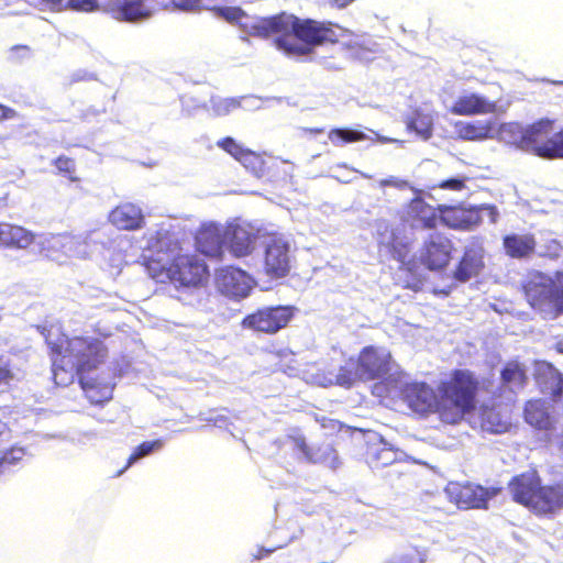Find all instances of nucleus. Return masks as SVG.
Instances as JSON below:
<instances>
[{"instance_id":"8fccbe9b","label":"nucleus","mask_w":563,"mask_h":563,"mask_svg":"<svg viewBox=\"0 0 563 563\" xmlns=\"http://www.w3.org/2000/svg\"><path fill=\"white\" fill-rule=\"evenodd\" d=\"M16 117L15 110L12 108L0 104V121L13 119Z\"/></svg>"},{"instance_id":"a211bd4d","label":"nucleus","mask_w":563,"mask_h":563,"mask_svg":"<svg viewBox=\"0 0 563 563\" xmlns=\"http://www.w3.org/2000/svg\"><path fill=\"white\" fill-rule=\"evenodd\" d=\"M497 111L498 104L496 101L489 100L476 92L459 96L449 108L450 113L461 117L494 114Z\"/></svg>"},{"instance_id":"c9c22d12","label":"nucleus","mask_w":563,"mask_h":563,"mask_svg":"<svg viewBox=\"0 0 563 563\" xmlns=\"http://www.w3.org/2000/svg\"><path fill=\"white\" fill-rule=\"evenodd\" d=\"M53 165L56 167L57 173L69 181L78 183L80 180L76 174V163L73 158L60 155L54 159Z\"/></svg>"},{"instance_id":"e433bc0d","label":"nucleus","mask_w":563,"mask_h":563,"mask_svg":"<svg viewBox=\"0 0 563 563\" xmlns=\"http://www.w3.org/2000/svg\"><path fill=\"white\" fill-rule=\"evenodd\" d=\"M163 445L159 440L155 441H144L141 444H139L132 454L129 456L126 464L122 470H120L117 475L122 474L125 470H128L136 460L144 457L148 454H151L155 449H158Z\"/></svg>"},{"instance_id":"4468645a","label":"nucleus","mask_w":563,"mask_h":563,"mask_svg":"<svg viewBox=\"0 0 563 563\" xmlns=\"http://www.w3.org/2000/svg\"><path fill=\"white\" fill-rule=\"evenodd\" d=\"M402 222L412 229L434 230L440 223L439 206L430 205L422 197H413L405 207Z\"/></svg>"},{"instance_id":"20e7f679","label":"nucleus","mask_w":563,"mask_h":563,"mask_svg":"<svg viewBox=\"0 0 563 563\" xmlns=\"http://www.w3.org/2000/svg\"><path fill=\"white\" fill-rule=\"evenodd\" d=\"M508 490L516 504L537 517H552L563 510V481L543 484L537 470L511 477Z\"/></svg>"},{"instance_id":"b1692460","label":"nucleus","mask_w":563,"mask_h":563,"mask_svg":"<svg viewBox=\"0 0 563 563\" xmlns=\"http://www.w3.org/2000/svg\"><path fill=\"white\" fill-rule=\"evenodd\" d=\"M536 383L540 391L558 400L563 394V375L549 362H540L536 367Z\"/></svg>"},{"instance_id":"39448f33","label":"nucleus","mask_w":563,"mask_h":563,"mask_svg":"<svg viewBox=\"0 0 563 563\" xmlns=\"http://www.w3.org/2000/svg\"><path fill=\"white\" fill-rule=\"evenodd\" d=\"M394 358L388 349L379 345H366L356 356H351L340 366L335 382L343 387H352L356 383L383 379L390 375Z\"/></svg>"},{"instance_id":"ea45409f","label":"nucleus","mask_w":563,"mask_h":563,"mask_svg":"<svg viewBox=\"0 0 563 563\" xmlns=\"http://www.w3.org/2000/svg\"><path fill=\"white\" fill-rule=\"evenodd\" d=\"M427 552L419 547H411L410 551L401 554L397 559L388 560L385 563H426Z\"/></svg>"},{"instance_id":"c85d7f7f","label":"nucleus","mask_w":563,"mask_h":563,"mask_svg":"<svg viewBox=\"0 0 563 563\" xmlns=\"http://www.w3.org/2000/svg\"><path fill=\"white\" fill-rule=\"evenodd\" d=\"M503 247L510 258H527L536 252L537 240L532 233H510L503 238Z\"/></svg>"},{"instance_id":"393cba45","label":"nucleus","mask_w":563,"mask_h":563,"mask_svg":"<svg viewBox=\"0 0 563 563\" xmlns=\"http://www.w3.org/2000/svg\"><path fill=\"white\" fill-rule=\"evenodd\" d=\"M35 233L22 225L0 222V247L26 250L35 242Z\"/></svg>"},{"instance_id":"bb28decb","label":"nucleus","mask_w":563,"mask_h":563,"mask_svg":"<svg viewBox=\"0 0 563 563\" xmlns=\"http://www.w3.org/2000/svg\"><path fill=\"white\" fill-rule=\"evenodd\" d=\"M523 418L529 426L537 430L551 431L555 426V420L542 399L528 400L523 407Z\"/></svg>"},{"instance_id":"09e8293b","label":"nucleus","mask_w":563,"mask_h":563,"mask_svg":"<svg viewBox=\"0 0 563 563\" xmlns=\"http://www.w3.org/2000/svg\"><path fill=\"white\" fill-rule=\"evenodd\" d=\"M23 456V452L22 450H11V451H7L2 457H1V462L2 463H12L13 461L15 460H20L22 459Z\"/></svg>"},{"instance_id":"a18cd8bd","label":"nucleus","mask_w":563,"mask_h":563,"mask_svg":"<svg viewBox=\"0 0 563 563\" xmlns=\"http://www.w3.org/2000/svg\"><path fill=\"white\" fill-rule=\"evenodd\" d=\"M379 184H380L382 187L390 186V187H395V188H398V189H405V188H407L409 186V183L407 180L398 179V178H395V177L383 179V180H380Z\"/></svg>"},{"instance_id":"4c0bfd02","label":"nucleus","mask_w":563,"mask_h":563,"mask_svg":"<svg viewBox=\"0 0 563 563\" xmlns=\"http://www.w3.org/2000/svg\"><path fill=\"white\" fill-rule=\"evenodd\" d=\"M407 128L428 139L432 134V124L427 115L416 112L407 120Z\"/></svg>"},{"instance_id":"49530a36","label":"nucleus","mask_w":563,"mask_h":563,"mask_svg":"<svg viewBox=\"0 0 563 563\" xmlns=\"http://www.w3.org/2000/svg\"><path fill=\"white\" fill-rule=\"evenodd\" d=\"M400 283L404 288L418 290L422 285V279L419 275L415 274L410 279L404 278Z\"/></svg>"},{"instance_id":"6e6552de","label":"nucleus","mask_w":563,"mask_h":563,"mask_svg":"<svg viewBox=\"0 0 563 563\" xmlns=\"http://www.w3.org/2000/svg\"><path fill=\"white\" fill-rule=\"evenodd\" d=\"M296 15L285 12L267 18L258 19L251 26V34L262 38L275 36L276 46L286 54L300 52L299 46L294 44V29Z\"/></svg>"},{"instance_id":"f257e3e1","label":"nucleus","mask_w":563,"mask_h":563,"mask_svg":"<svg viewBox=\"0 0 563 563\" xmlns=\"http://www.w3.org/2000/svg\"><path fill=\"white\" fill-rule=\"evenodd\" d=\"M492 384L468 368H454L439 382L437 393L428 384L415 382L404 385L401 398L415 412L437 413L442 422L456 424L476 410L479 394Z\"/></svg>"},{"instance_id":"7c9ffc66","label":"nucleus","mask_w":563,"mask_h":563,"mask_svg":"<svg viewBox=\"0 0 563 563\" xmlns=\"http://www.w3.org/2000/svg\"><path fill=\"white\" fill-rule=\"evenodd\" d=\"M79 385L86 398L92 405H102L112 397L113 387L98 378L81 376L79 377Z\"/></svg>"},{"instance_id":"473e14b6","label":"nucleus","mask_w":563,"mask_h":563,"mask_svg":"<svg viewBox=\"0 0 563 563\" xmlns=\"http://www.w3.org/2000/svg\"><path fill=\"white\" fill-rule=\"evenodd\" d=\"M240 163L250 170L254 176L261 178L268 174L269 167L264 158V156L260 153H256L252 150H247L245 155L242 157Z\"/></svg>"},{"instance_id":"37998d69","label":"nucleus","mask_w":563,"mask_h":563,"mask_svg":"<svg viewBox=\"0 0 563 563\" xmlns=\"http://www.w3.org/2000/svg\"><path fill=\"white\" fill-rule=\"evenodd\" d=\"M435 187L444 190L460 191L465 188V180L463 178H450L442 180Z\"/></svg>"},{"instance_id":"a19ab883","label":"nucleus","mask_w":563,"mask_h":563,"mask_svg":"<svg viewBox=\"0 0 563 563\" xmlns=\"http://www.w3.org/2000/svg\"><path fill=\"white\" fill-rule=\"evenodd\" d=\"M212 10L228 22H238L245 16V12L240 7H214Z\"/></svg>"},{"instance_id":"5701e85b","label":"nucleus","mask_w":563,"mask_h":563,"mask_svg":"<svg viewBox=\"0 0 563 563\" xmlns=\"http://www.w3.org/2000/svg\"><path fill=\"white\" fill-rule=\"evenodd\" d=\"M109 222L118 230L136 231L144 227L145 217L142 209L132 202H122L109 212Z\"/></svg>"},{"instance_id":"f8f14e48","label":"nucleus","mask_w":563,"mask_h":563,"mask_svg":"<svg viewBox=\"0 0 563 563\" xmlns=\"http://www.w3.org/2000/svg\"><path fill=\"white\" fill-rule=\"evenodd\" d=\"M292 267V255L289 243L282 236L272 235L263 251V272L269 280L287 277Z\"/></svg>"},{"instance_id":"7ed1b4c3","label":"nucleus","mask_w":563,"mask_h":563,"mask_svg":"<svg viewBox=\"0 0 563 563\" xmlns=\"http://www.w3.org/2000/svg\"><path fill=\"white\" fill-rule=\"evenodd\" d=\"M45 343L52 363L53 379L57 386L70 385L76 375L97 369L108 357L107 345L98 338L47 335Z\"/></svg>"},{"instance_id":"c756f323","label":"nucleus","mask_w":563,"mask_h":563,"mask_svg":"<svg viewBox=\"0 0 563 563\" xmlns=\"http://www.w3.org/2000/svg\"><path fill=\"white\" fill-rule=\"evenodd\" d=\"M365 461L373 468H379L393 464L397 460L396 451L387 445L382 438L367 442Z\"/></svg>"},{"instance_id":"9d476101","label":"nucleus","mask_w":563,"mask_h":563,"mask_svg":"<svg viewBox=\"0 0 563 563\" xmlns=\"http://www.w3.org/2000/svg\"><path fill=\"white\" fill-rule=\"evenodd\" d=\"M532 155L548 161L563 159V124L556 119L541 118L534 121Z\"/></svg>"},{"instance_id":"9b49d317","label":"nucleus","mask_w":563,"mask_h":563,"mask_svg":"<svg viewBox=\"0 0 563 563\" xmlns=\"http://www.w3.org/2000/svg\"><path fill=\"white\" fill-rule=\"evenodd\" d=\"M455 252L452 239L443 232H432L426 236L420 250V264L431 272L446 268Z\"/></svg>"},{"instance_id":"f3484780","label":"nucleus","mask_w":563,"mask_h":563,"mask_svg":"<svg viewBox=\"0 0 563 563\" xmlns=\"http://www.w3.org/2000/svg\"><path fill=\"white\" fill-rule=\"evenodd\" d=\"M485 249L478 239H474L459 260L452 273L453 278L460 283H466L477 276L485 267Z\"/></svg>"},{"instance_id":"412c9836","label":"nucleus","mask_w":563,"mask_h":563,"mask_svg":"<svg viewBox=\"0 0 563 563\" xmlns=\"http://www.w3.org/2000/svg\"><path fill=\"white\" fill-rule=\"evenodd\" d=\"M196 247L208 257L222 258L225 249L224 228L216 224L202 225L196 234Z\"/></svg>"},{"instance_id":"1a4fd4ad","label":"nucleus","mask_w":563,"mask_h":563,"mask_svg":"<svg viewBox=\"0 0 563 563\" xmlns=\"http://www.w3.org/2000/svg\"><path fill=\"white\" fill-rule=\"evenodd\" d=\"M331 22H321L313 19L296 18L294 29V44L300 52H290L289 55L303 56L312 52L316 46L324 43H338L339 36Z\"/></svg>"},{"instance_id":"a878e982","label":"nucleus","mask_w":563,"mask_h":563,"mask_svg":"<svg viewBox=\"0 0 563 563\" xmlns=\"http://www.w3.org/2000/svg\"><path fill=\"white\" fill-rule=\"evenodd\" d=\"M457 139L479 142L495 137V121L490 119L474 121H457L454 123Z\"/></svg>"},{"instance_id":"f03ea898","label":"nucleus","mask_w":563,"mask_h":563,"mask_svg":"<svg viewBox=\"0 0 563 563\" xmlns=\"http://www.w3.org/2000/svg\"><path fill=\"white\" fill-rule=\"evenodd\" d=\"M143 265L157 283H172L177 287H199L209 278L207 264L195 253H183L178 239L166 230L156 232Z\"/></svg>"},{"instance_id":"0eeeda50","label":"nucleus","mask_w":563,"mask_h":563,"mask_svg":"<svg viewBox=\"0 0 563 563\" xmlns=\"http://www.w3.org/2000/svg\"><path fill=\"white\" fill-rule=\"evenodd\" d=\"M297 312L292 305L262 306L247 313L241 327L257 334L275 335L289 327Z\"/></svg>"},{"instance_id":"dca6fc26","label":"nucleus","mask_w":563,"mask_h":563,"mask_svg":"<svg viewBox=\"0 0 563 563\" xmlns=\"http://www.w3.org/2000/svg\"><path fill=\"white\" fill-rule=\"evenodd\" d=\"M225 247L238 258L251 255L257 241V232L246 224L228 223L224 227Z\"/></svg>"},{"instance_id":"f704fd0d","label":"nucleus","mask_w":563,"mask_h":563,"mask_svg":"<svg viewBox=\"0 0 563 563\" xmlns=\"http://www.w3.org/2000/svg\"><path fill=\"white\" fill-rule=\"evenodd\" d=\"M549 301L555 310V316L563 313V272L555 274V279L549 290Z\"/></svg>"},{"instance_id":"72a5a7b5","label":"nucleus","mask_w":563,"mask_h":563,"mask_svg":"<svg viewBox=\"0 0 563 563\" xmlns=\"http://www.w3.org/2000/svg\"><path fill=\"white\" fill-rule=\"evenodd\" d=\"M388 250L391 253L393 257L397 261L401 262V266L399 267V272L402 274H409L412 272L415 265H410L409 263H405L406 257L409 254V244L399 242L397 238H393V240L388 243Z\"/></svg>"},{"instance_id":"603ef678","label":"nucleus","mask_w":563,"mask_h":563,"mask_svg":"<svg viewBox=\"0 0 563 563\" xmlns=\"http://www.w3.org/2000/svg\"><path fill=\"white\" fill-rule=\"evenodd\" d=\"M11 378V372L5 366H0V384Z\"/></svg>"},{"instance_id":"2f4dec72","label":"nucleus","mask_w":563,"mask_h":563,"mask_svg":"<svg viewBox=\"0 0 563 563\" xmlns=\"http://www.w3.org/2000/svg\"><path fill=\"white\" fill-rule=\"evenodd\" d=\"M328 139L334 146H340L347 143L365 141L367 135L356 129L334 128L328 132Z\"/></svg>"},{"instance_id":"58836bf2","label":"nucleus","mask_w":563,"mask_h":563,"mask_svg":"<svg viewBox=\"0 0 563 563\" xmlns=\"http://www.w3.org/2000/svg\"><path fill=\"white\" fill-rule=\"evenodd\" d=\"M217 146L240 162L249 148L238 143L233 137L225 136L217 142Z\"/></svg>"},{"instance_id":"5fc2aeb1","label":"nucleus","mask_w":563,"mask_h":563,"mask_svg":"<svg viewBox=\"0 0 563 563\" xmlns=\"http://www.w3.org/2000/svg\"><path fill=\"white\" fill-rule=\"evenodd\" d=\"M555 347L560 353H563V339L556 342Z\"/></svg>"},{"instance_id":"6ab92c4d","label":"nucleus","mask_w":563,"mask_h":563,"mask_svg":"<svg viewBox=\"0 0 563 563\" xmlns=\"http://www.w3.org/2000/svg\"><path fill=\"white\" fill-rule=\"evenodd\" d=\"M536 129L534 122L523 126L518 122H505L499 125L495 123V136L516 148L532 154Z\"/></svg>"},{"instance_id":"423d86ee","label":"nucleus","mask_w":563,"mask_h":563,"mask_svg":"<svg viewBox=\"0 0 563 563\" xmlns=\"http://www.w3.org/2000/svg\"><path fill=\"white\" fill-rule=\"evenodd\" d=\"M77 11L91 12L99 8L123 22H136L166 7V0H68Z\"/></svg>"},{"instance_id":"cd10ccee","label":"nucleus","mask_w":563,"mask_h":563,"mask_svg":"<svg viewBox=\"0 0 563 563\" xmlns=\"http://www.w3.org/2000/svg\"><path fill=\"white\" fill-rule=\"evenodd\" d=\"M528 383V375L523 364L516 360L508 361L500 371V384L497 396L500 397L503 389H507L515 394L517 390L523 389Z\"/></svg>"},{"instance_id":"c03bdc74","label":"nucleus","mask_w":563,"mask_h":563,"mask_svg":"<svg viewBox=\"0 0 563 563\" xmlns=\"http://www.w3.org/2000/svg\"><path fill=\"white\" fill-rule=\"evenodd\" d=\"M200 1L201 0H166V7H164L163 9L168 8L169 3L180 9H194L199 5ZM161 9L162 8H159V10ZM156 11H158V9Z\"/></svg>"},{"instance_id":"2eb2a0df","label":"nucleus","mask_w":563,"mask_h":563,"mask_svg":"<svg viewBox=\"0 0 563 563\" xmlns=\"http://www.w3.org/2000/svg\"><path fill=\"white\" fill-rule=\"evenodd\" d=\"M440 223L452 230L470 231L482 223L481 208L439 205Z\"/></svg>"},{"instance_id":"aec40b11","label":"nucleus","mask_w":563,"mask_h":563,"mask_svg":"<svg viewBox=\"0 0 563 563\" xmlns=\"http://www.w3.org/2000/svg\"><path fill=\"white\" fill-rule=\"evenodd\" d=\"M82 244L84 241L79 236L64 232L48 238L42 251L47 258L64 262L66 258L78 255Z\"/></svg>"},{"instance_id":"de8ad7c7","label":"nucleus","mask_w":563,"mask_h":563,"mask_svg":"<svg viewBox=\"0 0 563 563\" xmlns=\"http://www.w3.org/2000/svg\"><path fill=\"white\" fill-rule=\"evenodd\" d=\"M561 245L556 240H551L550 245L548 246V251L542 255L548 256L550 258H558L560 256Z\"/></svg>"},{"instance_id":"79ce46f5","label":"nucleus","mask_w":563,"mask_h":563,"mask_svg":"<svg viewBox=\"0 0 563 563\" xmlns=\"http://www.w3.org/2000/svg\"><path fill=\"white\" fill-rule=\"evenodd\" d=\"M292 442L295 448L299 450L307 460L313 463L319 462L320 459L316 456V454L312 452V449L307 444L305 437H292Z\"/></svg>"},{"instance_id":"ddd939ff","label":"nucleus","mask_w":563,"mask_h":563,"mask_svg":"<svg viewBox=\"0 0 563 563\" xmlns=\"http://www.w3.org/2000/svg\"><path fill=\"white\" fill-rule=\"evenodd\" d=\"M501 492L498 487H483L473 483L455 484L450 490L451 500L461 509H487L488 501Z\"/></svg>"},{"instance_id":"864d4df0","label":"nucleus","mask_w":563,"mask_h":563,"mask_svg":"<svg viewBox=\"0 0 563 563\" xmlns=\"http://www.w3.org/2000/svg\"><path fill=\"white\" fill-rule=\"evenodd\" d=\"M305 131L309 134L318 135V134H322L324 132V129L323 128H308V129H305Z\"/></svg>"},{"instance_id":"3c124183","label":"nucleus","mask_w":563,"mask_h":563,"mask_svg":"<svg viewBox=\"0 0 563 563\" xmlns=\"http://www.w3.org/2000/svg\"><path fill=\"white\" fill-rule=\"evenodd\" d=\"M354 0H325V3L331 8L343 9L351 4Z\"/></svg>"},{"instance_id":"4be33fe9","label":"nucleus","mask_w":563,"mask_h":563,"mask_svg":"<svg viewBox=\"0 0 563 563\" xmlns=\"http://www.w3.org/2000/svg\"><path fill=\"white\" fill-rule=\"evenodd\" d=\"M218 283L227 295L244 298L252 289L253 278L239 267L228 266L219 274Z\"/></svg>"}]
</instances>
